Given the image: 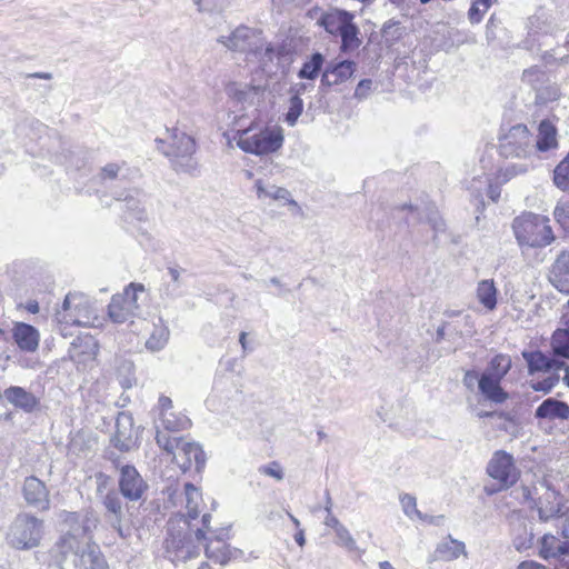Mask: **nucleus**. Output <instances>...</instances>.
<instances>
[{"label": "nucleus", "mask_w": 569, "mask_h": 569, "mask_svg": "<svg viewBox=\"0 0 569 569\" xmlns=\"http://www.w3.org/2000/svg\"><path fill=\"white\" fill-rule=\"evenodd\" d=\"M228 538V528H219L214 531V535L207 537L204 542H196L204 548L206 556L220 563L226 565L229 560L228 546L226 539Z\"/></svg>", "instance_id": "obj_22"}, {"label": "nucleus", "mask_w": 569, "mask_h": 569, "mask_svg": "<svg viewBox=\"0 0 569 569\" xmlns=\"http://www.w3.org/2000/svg\"><path fill=\"white\" fill-rule=\"evenodd\" d=\"M522 81L530 84L531 88L536 91L539 87L546 83L547 73L540 67L533 66L523 70Z\"/></svg>", "instance_id": "obj_48"}, {"label": "nucleus", "mask_w": 569, "mask_h": 569, "mask_svg": "<svg viewBox=\"0 0 569 569\" xmlns=\"http://www.w3.org/2000/svg\"><path fill=\"white\" fill-rule=\"evenodd\" d=\"M119 495L120 493L116 490H109L102 499V505L108 512L109 521L116 520V523L122 521L123 518L122 500Z\"/></svg>", "instance_id": "obj_40"}, {"label": "nucleus", "mask_w": 569, "mask_h": 569, "mask_svg": "<svg viewBox=\"0 0 569 569\" xmlns=\"http://www.w3.org/2000/svg\"><path fill=\"white\" fill-rule=\"evenodd\" d=\"M44 533V521L29 512L18 513L8 528L7 543L17 550L39 547Z\"/></svg>", "instance_id": "obj_6"}, {"label": "nucleus", "mask_w": 569, "mask_h": 569, "mask_svg": "<svg viewBox=\"0 0 569 569\" xmlns=\"http://www.w3.org/2000/svg\"><path fill=\"white\" fill-rule=\"evenodd\" d=\"M558 146V129L550 120H541L538 124V134L533 148L538 152H548L557 149Z\"/></svg>", "instance_id": "obj_30"}, {"label": "nucleus", "mask_w": 569, "mask_h": 569, "mask_svg": "<svg viewBox=\"0 0 569 569\" xmlns=\"http://www.w3.org/2000/svg\"><path fill=\"white\" fill-rule=\"evenodd\" d=\"M563 541H559L557 537L551 533H545L539 540L538 555L540 558L548 560L552 558L555 562L558 560V549Z\"/></svg>", "instance_id": "obj_41"}, {"label": "nucleus", "mask_w": 569, "mask_h": 569, "mask_svg": "<svg viewBox=\"0 0 569 569\" xmlns=\"http://www.w3.org/2000/svg\"><path fill=\"white\" fill-rule=\"evenodd\" d=\"M193 520L180 515L178 527L169 522L166 539V549L168 553H173V559L186 561L198 556V545L196 542L207 541V537L214 535L217 529L210 526L211 515L204 513L201 518V527H196Z\"/></svg>", "instance_id": "obj_1"}, {"label": "nucleus", "mask_w": 569, "mask_h": 569, "mask_svg": "<svg viewBox=\"0 0 569 569\" xmlns=\"http://www.w3.org/2000/svg\"><path fill=\"white\" fill-rule=\"evenodd\" d=\"M530 166L528 163H511L506 166L502 171L501 176L505 182L509 181L510 179L525 174L529 171Z\"/></svg>", "instance_id": "obj_58"}, {"label": "nucleus", "mask_w": 569, "mask_h": 569, "mask_svg": "<svg viewBox=\"0 0 569 569\" xmlns=\"http://www.w3.org/2000/svg\"><path fill=\"white\" fill-rule=\"evenodd\" d=\"M112 197L117 201H122V220L127 223L144 222L148 219L147 211L143 207L146 194L138 188L116 189L112 191Z\"/></svg>", "instance_id": "obj_12"}, {"label": "nucleus", "mask_w": 569, "mask_h": 569, "mask_svg": "<svg viewBox=\"0 0 569 569\" xmlns=\"http://www.w3.org/2000/svg\"><path fill=\"white\" fill-rule=\"evenodd\" d=\"M405 207L409 208L411 212L418 213V220L427 222L432 231V240L438 246V236L446 231V222L440 217L438 209L433 204L425 203L423 206H415L412 203H406Z\"/></svg>", "instance_id": "obj_29"}, {"label": "nucleus", "mask_w": 569, "mask_h": 569, "mask_svg": "<svg viewBox=\"0 0 569 569\" xmlns=\"http://www.w3.org/2000/svg\"><path fill=\"white\" fill-rule=\"evenodd\" d=\"M496 0H475L468 10V19L471 24L481 22L483 16Z\"/></svg>", "instance_id": "obj_47"}, {"label": "nucleus", "mask_w": 569, "mask_h": 569, "mask_svg": "<svg viewBox=\"0 0 569 569\" xmlns=\"http://www.w3.org/2000/svg\"><path fill=\"white\" fill-rule=\"evenodd\" d=\"M355 13L340 8L322 11L317 23L329 34L340 38V52L349 54L362 43L359 26L355 22Z\"/></svg>", "instance_id": "obj_2"}, {"label": "nucleus", "mask_w": 569, "mask_h": 569, "mask_svg": "<svg viewBox=\"0 0 569 569\" xmlns=\"http://www.w3.org/2000/svg\"><path fill=\"white\" fill-rule=\"evenodd\" d=\"M528 368V372L533 375L536 372H551L562 369V361L553 357L546 356L541 350H523L521 352Z\"/></svg>", "instance_id": "obj_27"}, {"label": "nucleus", "mask_w": 569, "mask_h": 569, "mask_svg": "<svg viewBox=\"0 0 569 569\" xmlns=\"http://www.w3.org/2000/svg\"><path fill=\"white\" fill-rule=\"evenodd\" d=\"M11 335L14 343L21 351L34 352L38 350L40 332L34 326L22 321L14 322Z\"/></svg>", "instance_id": "obj_23"}, {"label": "nucleus", "mask_w": 569, "mask_h": 569, "mask_svg": "<svg viewBox=\"0 0 569 569\" xmlns=\"http://www.w3.org/2000/svg\"><path fill=\"white\" fill-rule=\"evenodd\" d=\"M22 497L26 503L37 511H48L50 509L49 490L46 483L36 476L24 478Z\"/></svg>", "instance_id": "obj_17"}, {"label": "nucleus", "mask_w": 569, "mask_h": 569, "mask_svg": "<svg viewBox=\"0 0 569 569\" xmlns=\"http://www.w3.org/2000/svg\"><path fill=\"white\" fill-rule=\"evenodd\" d=\"M510 536L512 546L519 552L526 551L533 546V526L520 513H512L509 517Z\"/></svg>", "instance_id": "obj_20"}, {"label": "nucleus", "mask_w": 569, "mask_h": 569, "mask_svg": "<svg viewBox=\"0 0 569 569\" xmlns=\"http://www.w3.org/2000/svg\"><path fill=\"white\" fill-rule=\"evenodd\" d=\"M563 496L551 485H547L546 492L537 498V500H532L530 508L537 510L538 519L541 522H548L563 516Z\"/></svg>", "instance_id": "obj_16"}, {"label": "nucleus", "mask_w": 569, "mask_h": 569, "mask_svg": "<svg viewBox=\"0 0 569 569\" xmlns=\"http://www.w3.org/2000/svg\"><path fill=\"white\" fill-rule=\"evenodd\" d=\"M256 188H257L258 198H260V199L271 198L273 200H283V201H288V202H295L293 200L290 199L291 194H290L289 190H287L286 188L278 187L274 184L264 187L261 180L256 181Z\"/></svg>", "instance_id": "obj_44"}, {"label": "nucleus", "mask_w": 569, "mask_h": 569, "mask_svg": "<svg viewBox=\"0 0 569 569\" xmlns=\"http://www.w3.org/2000/svg\"><path fill=\"white\" fill-rule=\"evenodd\" d=\"M372 80L371 79H361L355 90V98L361 100L369 96L372 89Z\"/></svg>", "instance_id": "obj_64"}, {"label": "nucleus", "mask_w": 569, "mask_h": 569, "mask_svg": "<svg viewBox=\"0 0 569 569\" xmlns=\"http://www.w3.org/2000/svg\"><path fill=\"white\" fill-rule=\"evenodd\" d=\"M156 440L158 445L163 448L164 451H167L168 453H172L173 456L176 452L180 450L182 443L186 441V439L182 437L162 438L159 430L157 431Z\"/></svg>", "instance_id": "obj_53"}, {"label": "nucleus", "mask_w": 569, "mask_h": 569, "mask_svg": "<svg viewBox=\"0 0 569 569\" xmlns=\"http://www.w3.org/2000/svg\"><path fill=\"white\" fill-rule=\"evenodd\" d=\"M331 506H332V502H331V498H330V495H329V491L327 490L326 491V511L328 512L326 519H325V525L327 527H330L335 530V532L338 530L339 527H342L343 525L339 521V519L337 517H335L333 515H331Z\"/></svg>", "instance_id": "obj_62"}, {"label": "nucleus", "mask_w": 569, "mask_h": 569, "mask_svg": "<svg viewBox=\"0 0 569 569\" xmlns=\"http://www.w3.org/2000/svg\"><path fill=\"white\" fill-rule=\"evenodd\" d=\"M144 291V286L142 283L131 282L128 284L122 293H119L121 298L126 300L127 307L129 306L130 309L137 315L139 310L138 305V293Z\"/></svg>", "instance_id": "obj_49"}, {"label": "nucleus", "mask_w": 569, "mask_h": 569, "mask_svg": "<svg viewBox=\"0 0 569 569\" xmlns=\"http://www.w3.org/2000/svg\"><path fill=\"white\" fill-rule=\"evenodd\" d=\"M487 475L499 483L497 490L488 491L490 495L513 487L519 478L520 470L515 458L506 450H496L486 467Z\"/></svg>", "instance_id": "obj_10"}, {"label": "nucleus", "mask_w": 569, "mask_h": 569, "mask_svg": "<svg viewBox=\"0 0 569 569\" xmlns=\"http://www.w3.org/2000/svg\"><path fill=\"white\" fill-rule=\"evenodd\" d=\"M400 502L403 509V512L412 518V516H417L419 519H427V516L425 513H421L417 509V500L416 497L409 493H403L400 496Z\"/></svg>", "instance_id": "obj_54"}, {"label": "nucleus", "mask_w": 569, "mask_h": 569, "mask_svg": "<svg viewBox=\"0 0 569 569\" xmlns=\"http://www.w3.org/2000/svg\"><path fill=\"white\" fill-rule=\"evenodd\" d=\"M303 100L297 96H290L288 100V110L283 114V121L289 127H295L298 122L299 117L303 112Z\"/></svg>", "instance_id": "obj_46"}, {"label": "nucleus", "mask_w": 569, "mask_h": 569, "mask_svg": "<svg viewBox=\"0 0 569 569\" xmlns=\"http://www.w3.org/2000/svg\"><path fill=\"white\" fill-rule=\"evenodd\" d=\"M325 68L326 57L321 52L315 51L307 56L297 72V77L301 80L315 81L319 76L322 77Z\"/></svg>", "instance_id": "obj_32"}, {"label": "nucleus", "mask_w": 569, "mask_h": 569, "mask_svg": "<svg viewBox=\"0 0 569 569\" xmlns=\"http://www.w3.org/2000/svg\"><path fill=\"white\" fill-rule=\"evenodd\" d=\"M73 556L76 569H109L104 555L94 542H87L82 548L77 546Z\"/></svg>", "instance_id": "obj_21"}, {"label": "nucleus", "mask_w": 569, "mask_h": 569, "mask_svg": "<svg viewBox=\"0 0 569 569\" xmlns=\"http://www.w3.org/2000/svg\"><path fill=\"white\" fill-rule=\"evenodd\" d=\"M552 182L561 191L569 190V151L555 167Z\"/></svg>", "instance_id": "obj_45"}, {"label": "nucleus", "mask_w": 569, "mask_h": 569, "mask_svg": "<svg viewBox=\"0 0 569 569\" xmlns=\"http://www.w3.org/2000/svg\"><path fill=\"white\" fill-rule=\"evenodd\" d=\"M99 178L112 192L116 189H122L120 183L126 182L127 174L122 172L119 164L108 163L101 168Z\"/></svg>", "instance_id": "obj_35"}, {"label": "nucleus", "mask_w": 569, "mask_h": 569, "mask_svg": "<svg viewBox=\"0 0 569 569\" xmlns=\"http://www.w3.org/2000/svg\"><path fill=\"white\" fill-rule=\"evenodd\" d=\"M64 159L68 169L81 170L87 164L88 152L80 148H77L76 150H68L64 154Z\"/></svg>", "instance_id": "obj_50"}, {"label": "nucleus", "mask_w": 569, "mask_h": 569, "mask_svg": "<svg viewBox=\"0 0 569 569\" xmlns=\"http://www.w3.org/2000/svg\"><path fill=\"white\" fill-rule=\"evenodd\" d=\"M550 347L555 359L563 362L569 360V333L561 332L558 329L555 330Z\"/></svg>", "instance_id": "obj_38"}, {"label": "nucleus", "mask_w": 569, "mask_h": 569, "mask_svg": "<svg viewBox=\"0 0 569 569\" xmlns=\"http://www.w3.org/2000/svg\"><path fill=\"white\" fill-rule=\"evenodd\" d=\"M184 271V269L178 266L167 268L169 280L163 281L159 289L162 299L174 300L183 295L184 282L181 278V272Z\"/></svg>", "instance_id": "obj_31"}, {"label": "nucleus", "mask_w": 569, "mask_h": 569, "mask_svg": "<svg viewBox=\"0 0 569 569\" xmlns=\"http://www.w3.org/2000/svg\"><path fill=\"white\" fill-rule=\"evenodd\" d=\"M73 313L61 315L57 311V319L60 322L72 323L79 327H87L90 325L92 307L89 299L80 292H74Z\"/></svg>", "instance_id": "obj_26"}, {"label": "nucleus", "mask_w": 569, "mask_h": 569, "mask_svg": "<svg viewBox=\"0 0 569 569\" xmlns=\"http://www.w3.org/2000/svg\"><path fill=\"white\" fill-rule=\"evenodd\" d=\"M512 230L521 248H545L555 240L549 218L533 212H525L516 217L512 221Z\"/></svg>", "instance_id": "obj_4"}, {"label": "nucleus", "mask_w": 569, "mask_h": 569, "mask_svg": "<svg viewBox=\"0 0 569 569\" xmlns=\"http://www.w3.org/2000/svg\"><path fill=\"white\" fill-rule=\"evenodd\" d=\"M557 222L567 231H569V201L559 203L553 211Z\"/></svg>", "instance_id": "obj_59"}, {"label": "nucleus", "mask_w": 569, "mask_h": 569, "mask_svg": "<svg viewBox=\"0 0 569 569\" xmlns=\"http://www.w3.org/2000/svg\"><path fill=\"white\" fill-rule=\"evenodd\" d=\"M133 417L128 412H119L116 419V432L111 438L114 448L128 452L131 448Z\"/></svg>", "instance_id": "obj_28"}, {"label": "nucleus", "mask_w": 569, "mask_h": 569, "mask_svg": "<svg viewBox=\"0 0 569 569\" xmlns=\"http://www.w3.org/2000/svg\"><path fill=\"white\" fill-rule=\"evenodd\" d=\"M218 42L231 51L257 56L260 38L253 29L239 26L229 36H220Z\"/></svg>", "instance_id": "obj_15"}, {"label": "nucleus", "mask_w": 569, "mask_h": 569, "mask_svg": "<svg viewBox=\"0 0 569 569\" xmlns=\"http://www.w3.org/2000/svg\"><path fill=\"white\" fill-rule=\"evenodd\" d=\"M247 131H237V146L246 153L266 156L277 152L283 144L284 136L281 127H267L258 133L248 136Z\"/></svg>", "instance_id": "obj_7"}, {"label": "nucleus", "mask_w": 569, "mask_h": 569, "mask_svg": "<svg viewBox=\"0 0 569 569\" xmlns=\"http://www.w3.org/2000/svg\"><path fill=\"white\" fill-rule=\"evenodd\" d=\"M553 569H569V541H563L558 549V560Z\"/></svg>", "instance_id": "obj_61"}, {"label": "nucleus", "mask_w": 569, "mask_h": 569, "mask_svg": "<svg viewBox=\"0 0 569 569\" xmlns=\"http://www.w3.org/2000/svg\"><path fill=\"white\" fill-rule=\"evenodd\" d=\"M268 91V80L257 82L254 79L249 83L233 81L226 88L227 94L243 107H259L264 102Z\"/></svg>", "instance_id": "obj_11"}, {"label": "nucleus", "mask_w": 569, "mask_h": 569, "mask_svg": "<svg viewBox=\"0 0 569 569\" xmlns=\"http://www.w3.org/2000/svg\"><path fill=\"white\" fill-rule=\"evenodd\" d=\"M149 489L148 482L143 479L134 466L121 467V475L118 477V492L129 501H140V508L144 507V495Z\"/></svg>", "instance_id": "obj_13"}, {"label": "nucleus", "mask_w": 569, "mask_h": 569, "mask_svg": "<svg viewBox=\"0 0 569 569\" xmlns=\"http://www.w3.org/2000/svg\"><path fill=\"white\" fill-rule=\"evenodd\" d=\"M160 322H162L161 319ZM169 336L170 331L167 326L163 323L154 325L150 337L146 341V348L152 352L162 350L168 343Z\"/></svg>", "instance_id": "obj_39"}, {"label": "nucleus", "mask_w": 569, "mask_h": 569, "mask_svg": "<svg viewBox=\"0 0 569 569\" xmlns=\"http://www.w3.org/2000/svg\"><path fill=\"white\" fill-rule=\"evenodd\" d=\"M381 39L387 48L393 47L406 33V28L399 20L389 19L380 30Z\"/></svg>", "instance_id": "obj_36"}, {"label": "nucleus", "mask_w": 569, "mask_h": 569, "mask_svg": "<svg viewBox=\"0 0 569 569\" xmlns=\"http://www.w3.org/2000/svg\"><path fill=\"white\" fill-rule=\"evenodd\" d=\"M477 296L479 302L488 310H493L497 306L498 290L493 280H482L478 283Z\"/></svg>", "instance_id": "obj_37"}, {"label": "nucleus", "mask_w": 569, "mask_h": 569, "mask_svg": "<svg viewBox=\"0 0 569 569\" xmlns=\"http://www.w3.org/2000/svg\"><path fill=\"white\" fill-rule=\"evenodd\" d=\"M2 398L14 409L21 410L24 413H32L40 410L41 407V397L20 386L6 388L3 393H1Z\"/></svg>", "instance_id": "obj_18"}, {"label": "nucleus", "mask_w": 569, "mask_h": 569, "mask_svg": "<svg viewBox=\"0 0 569 569\" xmlns=\"http://www.w3.org/2000/svg\"><path fill=\"white\" fill-rule=\"evenodd\" d=\"M465 543L450 538L447 541L440 542L433 553L428 558V562L432 563L437 560L450 561L457 559L461 553H465Z\"/></svg>", "instance_id": "obj_33"}, {"label": "nucleus", "mask_w": 569, "mask_h": 569, "mask_svg": "<svg viewBox=\"0 0 569 569\" xmlns=\"http://www.w3.org/2000/svg\"><path fill=\"white\" fill-rule=\"evenodd\" d=\"M162 426L169 431H179L187 427L189 420L186 417L176 418L172 412L160 416Z\"/></svg>", "instance_id": "obj_55"}, {"label": "nucleus", "mask_w": 569, "mask_h": 569, "mask_svg": "<svg viewBox=\"0 0 569 569\" xmlns=\"http://www.w3.org/2000/svg\"><path fill=\"white\" fill-rule=\"evenodd\" d=\"M174 462L182 472H187L194 465L198 473H201L206 467L207 456L198 442L186 440L178 452L174 453Z\"/></svg>", "instance_id": "obj_19"}, {"label": "nucleus", "mask_w": 569, "mask_h": 569, "mask_svg": "<svg viewBox=\"0 0 569 569\" xmlns=\"http://www.w3.org/2000/svg\"><path fill=\"white\" fill-rule=\"evenodd\" d=\"M167 131L170 133V141L157 138V149L170 159L173 170L193 174L197 170V161L193 158L197 148L194 138L178 128Z\"/></svg>", "instance_id": "obj_3"}, {"label": "nucleus", "mask_w": 569, "mask_h": 569, "mask_svg": "<svg viewBox=\"0 0 569 569\" xmlns=\"http://www.w3.org/2000/svg\"><path fill=\"white\" fill-rule=\"evenodd\" d=\"M535 418L539 421L569 420V405L555 397L546 398L535 410Z\"/></svg>", "instance_id": "obj_24"}, {"label": "nucleus", "mask_w": 569, "mask_h": 569, "mask_svg": "<svg viewBox=\"0 0 569 569\" xmlns=\"http://www.w3.org/2000/svg\"><path fill=\"white\" fill-rule=\"evenodd\" d=\"M184 495L187 509V513L184 516L191 520H197L199 517L198 499L201 498V492L193 483L186 482Z\"/></svg>", "instance_id": "obj_43"}, {"label": "nucleus", "mask_w": 569, "mask_h": 569, "mask_svg": "<svg viewBox=\"0 0 569 569\" xmlns=\"http://www.w3.org/2000/svg\"><path fill=\"white\" fill-rule=\"evenodd\" d=\"M259 471L260 473L272 477L276 480H282L284 476L281 466L277 461H271L268 465L259 467Z\"/></svg>", "instance_id": "obj_60"}, {"label": "nucleus", "mask_w": 569, "mask_h": 569, "mask_svg": "<svg viewBox=\"0 0 569 569\" xmlns=\"http://www.w3.org/2000/svg\"><path fill=\"white\" fill-rule=\"evenodd\" d=\"M512 360L510 356L497 353L488 362L481 372L479 395L485 401L501 405L509 399V393L502 388L501 382L511 370Z\"/></svg>", "instance_id": "obj_5"}, {"label": "nucleus", "mask_w": 569, "mask_h": 569, "mask_svg": "<svg viewBox=\"0 0 569 569\" xmlns=\"http://www.w3.org/2000/svg\"><path fill=\"white\" fill-rule=\"evenodd\" d=\"M201 12H221L230 6V0H193Z\"/></svg>", "instance_id": "obj_51"}, {"label": "nucleus", "mask_w": 569, "mask_h": 569, "mask_svg": "<svg viewBox=\"0 0 569 569\" xmlns=\"http://www.w3.org/2000/svg\"><path fill=\"white\" fill-rule=\"evenodd\" d=\"M548 280L559 292L569 295V251H561L550 267Z\"/></svg>", "instance_id": "obj_25"}, {"label": "nucleus", "mask_w": 569, "mask_h": 569, "mask_svg": "<svg viewBox=\"0 0 569 569\" xmlns=\"http://www.w3.org/2000/svg\"><path fill=\"white\" fill-rule=\"evenodd\" d=\"M108 316L114 323H124L136 313L127 307L126 300L120 295H113L108 306Z\"/></svg>", "instance_id": "obj_34"}, {"label": "nucleus", "mask_w": 569, "mask_h": 569, "mask_svg": "<svg viewBox=\"0 0 569 569\" xmlns=\"http://www.w3.org/2000/svg\"><path fill=\"white\" fill-rule=\"evenodd\" d=\"M288 54V50L283 44L267 43L263 48L261 42H258V53L253 56L259 59L262 64L272 62L273 59L281 60Z\"/></svg>", "instance_id": "obj_42"}, {"label": "nucleus", "mask_w": 569, "mask_h": 569, "mask_svg": "<svg viewBox=\"0 0 569 569\" xmlns=\"http://www.w3.org/2000/svg\"><path fill=\"white\" fill-rule=\"evenodd\" d=\"M337 541L336 543L343 547L348 551H355L357 549L356 540L352 538L349 530L342 526L336 531Z\"/></svg>", "instance_id": "obj_57"}, {"label": "nucleus", "mask_w": 569, "mask_h": 569, "mask_svg": "<svg viewBox=\"0 0 569 569\" xmlns=\"http://www.w3.org/2000/svg\"><path fill=\"white\" fill-rule=\"evenodd\" d=\"M356 71L357 63L350 59L326 62V68L320 80L319 92L326 96L329 88L346 82L353 77Z\"/></svg>", "instance_id": "obj_14"}, {"label": "nucleus", "mask_w": 569, "mask_h": 569, "mask_svg": "<svg viewBox=\"0 0 569 569\" xmlns=\"http://www.w3.org/2000/svg\"><path fill=\"white\" fill-rule=\"evenodd\" d=\"M480 381H481V372L479 373L476 370H467L462 378L463 386L471 392L475 390L476 385H477V388L479 389Z\"/></svg>", "instance_id": "obj_63"}, {"label": "nucleus", "mask_w": 569, "mask_h": 569, "mask_svg": "<svg viewBox=\"0 0 569 569\" xmlns=\"http://www.w3.org/2000/svg\"><path fill=\"white\" fill-rule=\"evenodd\" d=\"M560 97V89L557 84L541 86L536 90V100L540 103H548Z\"/></svg>", "instance_id": "obj_52"}, {"label": "nucleus", "mask_w": 569, "mask_h": 569, "mask_svg": "<svg viewBox=\"0 0 569 569\" xmlns=\"http://www.w3.org/2000/svg\"><path fill=\"white\" fill-rule=\"evenodd\" d=\"M499 154L506 159H528L533 152L532 134L522 123L512 126L499 137Z\"/></svg>", "instance_id": "obj_9"}, {"label": "nucleus", "mask_w": 569, "mask_h": 569, "mask_svg": "<svg viewBox=\"0 0 569 569\" xmlns=\"http://www.w3.org/2000/svg\"><path fill=\"white\" fill-rule=\"evenodd\" d=\"M558 382H559V375L557 372H555L553 375H551L542 380L530 382V387L535 391H539L545 395H548L551 392V390L556 387V385Z\"/></svg>", "instance_id": "obj_56"}, {"label": "nucleus", "mask_w": 569, "mask_h": 569, "mask_svg": "<svg viewBox=\"0 0 569 569\" xmlns=\"http://www.w3.org/2000/svg\"><path fill=\"white\" fill-rule=\"evenodd\" d=\"M61 525L64 535L60 539L61 548L69 545V549L73 550V545L79 546L78 539L86 537L97 527L98 518L91 510H82L80 512L62 511L60 513Z\"/></svg>", "instance_id": "obj_8"}]
</instances>
